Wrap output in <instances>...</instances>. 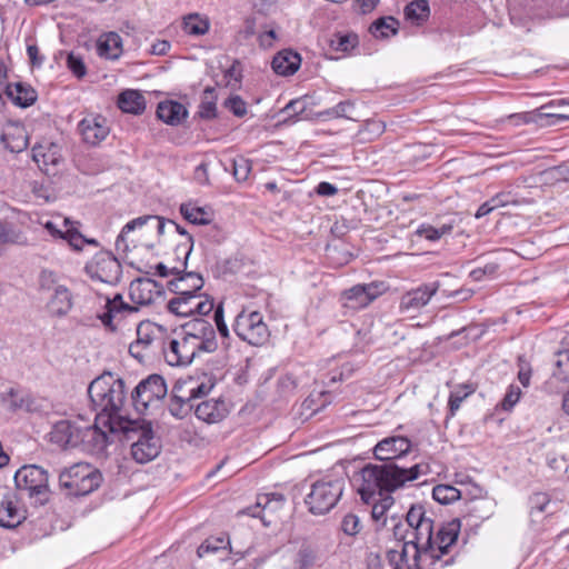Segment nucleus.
Returning <instances> with one entry per match:
<instances>
[{
  "mask_svg": "<svg viewBox=\"0 0 569 569\" xmlns=\"http://www.w3.org/2000/svg\"><path fill=\"white\" fill-rule=\"evenodd\" d=\"M410 449L411 441L403 436L386 437L375 446V458L383 463H369L361 469V482L357 491L363 502H369L376 492H393L406 482L419 478L421 475L420 463L405 467L395 461L406 456Z\"/></svg>",
  "mask_w": 569,
  "mask_h": 569,
  "instance_id": "f257e3e1",
  "label": "nucleus"
},
{
  "mask_svg": "<svg viewBox=\"0 0 569 569\" xmlns=\"http://www.w3.org/2000/svg\"><path fill=\"white\" fill-rule=\"evenodd\" d=\"M88 395L93 409L99 411L98 419L102 420L109 432L131 425L130 419L120 413L127 395L124 381L120 377L109 371L103 372L90 382Z\"/></svg>",
  "mask_w": 569,
  "mask_h": 569,
  "instance_id": "f03ea898",
  "label": "nucleus"
},
{
  "mask_svg": "<svg viewBox=\"0 0 569 569\" xmlns=\"http://www.w3.org/2000/svg\"><path fill=\"white\" fill-rule=\"evenodd\" d=\"M131 425L123 429H116L113 433L122 432L131 443V456L138 463H147L156 459L161 451V440L153 432L149 422L131 420Z\"/></svg>",
  "mask_w": 569,
  "mask_h": 569,
  "instance_id": "7ed1b4c3",
  "label": "nucleus"
},
{
  "mask_svg": "<svg viewBox=\"0 0 569 569\" xmlns=\"http://www.w3.org/2000/svg\"><path fill=\"white\" fill-rule=\"evenodd\" d=\"M14 485L21 495L28 496L34 505L43 506L50 499L48 471L37 465H26L14 473Z\"/></svg>",
  "mask_w": 569,
  "mask_h": 569,
  "instance_id": "20e7f679",
  "label": "nucleus"
},
{
  "mask_svg": "<svg viewBox=\"0 0 569 569\" xmlns=\"http://www.w3.org/2000/svg\"><path fill=\"white\" fill-rule=\"evenodd\" d=\"M101 482V472L88 463H77L59 475L60 488L68 496H87L98 489Z\"/></svg>",
  "mask_w": 569,
  "mask_h": 569,
  "instance_id": "39448f33",
  "label": "nucleus"
},
{
  "mask_svg": "<svg viewBox=\"0 0 569 569\" xmlns=\"http://www.w3.org/2000/svg\"><path fill=\"white\" fill-rule=\"evenodd\" d=\"M345 488L343 478H322L311 486L305 502L313 515H325L339 501Z\"/></svg>",
  "mask_w": 569,
  "mask_h": 569,
  "instance_id": "423d86ee",
  "label": "nucleus"
},
{
  "mask_svg": "<svg viewBox=\"0 0 569 569\" xmlns=\"http://www.w3.org/2000/svg\"><path fill=\"white\" fill-rule=\"evenodd\" d=\"M236 335L251 346H263L270 337L268 326L259 311H240L232 325Z\"/></svg>",
  "mask_w": 569,
  "mask_h": 569,
  "instance_id": "0eeeda50",
  "label": "nucleus"
},
{
  "mask_svg": "<svg viewBox=\"0 0 569 569\" xmlns=\"http://www.w3.org/2000/svg\"><path fill=\"white\" fill-rule=\"evenodd\" d=\"M167 385L162 376L150 375L141 380L131 392V402L139 413L158 405L167 395Z\"/></svg>",
  "mask_w": 569,
  "mask_h": 569,
  "instance_id": "6e6552de",
  "label": "nucleus"
},
{
  "mask_svg": "<svg viewBox=\"0 0 569 569\" xmlns=\"http://www.w3.org/2000/svg\"><path fill=\"white\" fill-rule=\"evenodd\" d=\"M84 270L91 279L109 284L117 283L122 274L121 263L109 251L97 253Z\"/></svg>",
  "mask_w": 569,
  "mask_h": 569,
  "instance_id": "1a4fd4ad",
  "label": "nucleus"
},
{
  "mask_svg": "<svg viewBox=\"0 0 569 569\" xmlns=\"http://www.w3.org/2000/svg\"><path fill=\"white\" fill-rule=\"evenodd\" d=\"M213 300L200 293L178 295L168 301V310L179 317L207 316L213 310Z\"/></svg>",
  "mask_w": 569,
  "mask_h": 569,
  "instance_id": "9d476101",
  "label": "nucleus"
},
{
  "mask_svg": "<svg viewBox=\"0 0 569 569\" xmlns=\"http://www.w3.org/2000/svg\"><path fill=\"white\" fill-rule=\"evenodd\" d=\"M161 349L166 362L172 367L190 365L197 356L203 352L193 338H187L183 333L180 339H171L168 345H162Z\"/></svg>",
  "mask_w": 569,
  "mask_h": 569,
  "instance_id": "9b49d317",
  "label": "nucleus"
},
{
  "mask_svg": "<svg viewBox=\"0 0 569 569\" xmlns=\"http://www.w3.org/2000/svg\"><path fill=\"white\" fill-rule=\"evenodd\" d=\"M160 329L150 321H142L137 327V339L130 343L129 353L140 362L150 356L153 347L163 343L159 337Z\"/></svg>",
  "mask_w": 569,
  "mask_h": 569,
  "instance_id": "f8f14e48",
  "label": "nucleus"
},
{
  "mask_svg": "<svg viewBox=\"0 0 569 569\" xmlns=\"http://www.w3.org/2000/svg\"><path fill=\"white\" fill-rule=\"evenodd\" d=\"M182 333L187 338H193L203 352L211 353L218 349L216 331L212 325L202 318H194L184 323Z\"/></svg>",
  "mask_w": 569,
  "mask_h": 569,
  "instance_id": "ddd939ff",
  "label": "nucleus"
},
{
  "mask_svg": "<svg viewBox=\"0 0 569 569\" xmlns=\"http://www.w3.org/2000/svg\"><path fill=\"white\" fill-rule=\"evenodd\" d=\"M167 222L168 220L152 214L141 216L130 220L118 234L116 249L121 252H127L129 250V241L133 242V240H129V234L136 230H141L143 227L149 226V223H152V229H156L159 236L163 234Z\"/></svg>",
  "mask_w": 569,
  "mask_h": 569,
  "instance_id": "4468645a",
  "label": "nucleus"
},
{
  "mask_svg": "<svg viewBox=\"0 0 569 569\" xmlns=\"http://www.w3.org/2000/svg\"><path fill=\"white\" fill-rule=\"evenodd\" d=\"M80 432L81 426L77 421L64 419L52 426L49 440L62 449L77 448L81 443Z\"/></svg>",
  "mask_w": 569,
  "mask_h": 569,
  "instance_id": "2eb2a0df",
  "label": "nucleus"
},
{
  "mask_svg": "<svg viewBox=\"0 0 569 569\" xmlns=\"http://www.w3.org/2000/svg\"><path fill=\"white\" fill-rule=\"evenodd\" d=\"M78 131L86 143L97 146L107 138L110 128L103 116L89 114L78 123Z\"/></svg>",
  "mask_w": 569,
  "mask_h": 569,
  "instance_id": "dca6fc26",
  "label": "nucleus"
},
{
  "mask_svg": "<svg viewBox=\"0 0 569 569\" xmlns=\"http://www.w3.org/2000/svg\"><path fill=\"white\" fill-rule=\"evenodd\" d=\"M440 283L438 281L425 283L416 289H412L400 299V310L402 311H418L427 306L431 298L438 292Z\"/></svg>",
  "mask_w": 569,
  "mask_h": 569,
  "instance_id": "f3484780",
  "label": "nucleus"
},
{
  "mask_svg": "<svg viewBox=\"0 0 569 569\" xmlns=\"http://www.w3.org/2000/svg\"><path fill=\"white\" fill-rule=\"evenodd\" d=\"M161 286L150 278L133 280L129 287V296L134 305L147 306L154 302L161 295Z\"/></svg>",
  "mask_w": 569,
  "mask_h": 569,
  "instance_id": "a211bd4d",
  "label": "nucleus"
},
{
  "mask_svg": "<svg viewBox=\"0 0 569 569\" xmlns=\"http://www.w3.org/2000/svg\"><path fill=\"white\" fill-rule=\"evenodd\" d=\"M230 537L226 533L208 537L198 548L197 556L200 559L218 557L224 559L229 552H232Z\"/></svg>",
  "mask_w": 569,
  "mask_h": 569,
  "instance_id": "6ab92c4d",
  "label": "nucleus"
},
{
  "mask_svg": "<svg viewBox=\"0 0 569 569\" xmlns=\"http://www.w3.org/2000/svg\"><path fill=\"white\" fill-rule=\"evenodd\" d=\"M284 497L282 493L272 492L258 497L257 503L252 507L247 508L244 511L247 515L260 518L264 526L270 525V520H266L264 513H274L283 507Z\"/></svg>",
  "mask_w": 569,
  "mask_h": 569,
  "instance_id": "aec40b11",
  "label": "nucleus"
},
{
  "mask_svg": "<svg viewBox=\"0 0 569 569\" xmlns=\"http://www.w3.org/2000/svg\"><path fill=\"white\" fill-rule=\"evenodd\" d=\"M229 413L228 405L222 399L203 400L196 406L194 415L207 423H218Z\"/></svg>",
  "mask_w": 569,
  "mask_h": 569,
  "instance_id": "412c9836",
  "label": "nucleus"
},
{
  "mask_svg": "<svg viewBox=\"0 0 569 569\" xmlns=\"http://www.w3.org/2000/svg\"><path fill=\"white\" fill-rule=\"evenodd\" d=\"M204 281L198 272H182L168 282V289L178 295H197L203 287Z\"/></svg>",
  "mask_w": 569,
  "mask_h": 569,
  "instance_id": "4be33fe9",
  "label": "nucleus"
},
{
  "mask_svg": "<svg viewBox=\"0 0 569 569\" xmlns=\"http://www.w3.org/2000/svg\"><path fill=\"white\" fill-rule=\"evenodd\" d=\"M73 306V297L71 291L64 287H58L50 295L46 308L51 317L61 318L69 313Z\"/></svg>",
  "mask_w": 569,
  "mask_h": 569,
  "instance_id": "5701e85b",
  "label": "nucleus"
},
{
  "mask_svg": "<svg viewBox=\"0 0 569 569\" xmlns=\"http://www.w3.org/2000/svg\"><path fill=\"white\" fill-rule=\"evenodd\" d=\"M79 436L81 438L80 446L92 452L103 451L109 442L107 432L97 425L81 426V432Z\"/></svg>",
  "mask_w": 569,
  "mask_h": 569,
  "instance_id": "b1692460",
  "label": "nucleus"
},
{
  "mask_svg": "<svg viewBox=\"0 0 569 569\" xmlns=\"http://www.w3.org/2000/svg\"><path fill=\"white\" fill-rule=\"evenodd\" d=\"M212 386L204 383H198L193 379L178 380L172 387L171 397L182 398L186 400L197 401V399L207 396L211 390Z\"/></svg>",
  "mask_w": 569,
  "mask_h": 569,
  "instance_id": "393cba45",
  "label": "nucleus"
},
{
  "mask_svg": "<svg viewBox=\"0 0 569 569\" xmlns=\"http://www.w3.org/2000/svg\"><path fill=\"white\" fill-rule=\"evenodd\" d=\"M301 64V57L291 49L278 52L271 62L273 71L279 76H291L296 73Z\"/></svg>",
  "mask_w": 569,
  "mask_h": 569,
  "instance_id": "a878e982",
  "label": "nucleus"
},
{
  "mask_svg": "<svg viewBox=\"0 0 569 569\" xmlns=\"http://www.w3.org/2000/svg\"><path fill=\"white\" fill-rule=\"evenodd\" d=\"M4 93L16 106L21 108L32 106L38 98L36 90L23 82L8 83Z\"/></svg>",
  "mask_w": 569,
  "mask_h": 569,
  "instance_id": "bb28decb",
  "label": "nucleus"
},
{
  "mask_svg": "<svg viewBox=\"0 0 569 569\" xmlns=\"http://www.w3.org/2000/svg\"><path fill=\"white\" fill-rule=\"evenodd\" d=\"M188 116L184 106L177 101H162L157 107V117L167 124L178 126Z\"/></svg>",
  "mask_w": 569,
  "mask_h": 569,
  "instance_id": "cd10ccee",
  "label": "nucleus"
},
{
  "mask_svg": "<svg viewBox=\"0 0 569 569\" xmlns=\"http://www.w3.org/2000/svg\"><path fill=\"white\" fill-rule=\"evenodd\" d=\"M26 519V510L19 508L11 499H3L0 505V527L13 529Z\"/></svg>",
  "mask_w": 569,
  "mask_h": 569,
  "instance_id": "c85d7f7f",
  "label": "nucleus"
},
{
  "mask_svg": "<svg viewBox=\"0 0 569 569\" xmlns=\"http://www.w3.org/2000/svg\"><path fill=\"white\" fill-rule=\"evenodd\" d=\"M1 141L3 142L6 149H8L10 152L17 153L27 149L29 143L26 130L20 126L8 127L1 136Z\"/></svg>",
  "mask_w": 569,
  "mask_h": 569,
  "instance_id": "c756f323",
  "label": "nucleus"
},
{
  "mask_svg": "<svg viewBox=\"0 0 569 569\" xmlns=\"http://www.w3.org/2000/svg\"><path fill=\"white\" fill-rule=\"evenodd\" d=\"M118 107L127 113L140 114L146 109V99L137 90H124L119 94Z\"/></svg>",
  "mask_w": 569,
  "mask_h": 569,
  "instance_id": "7c9ffc66",
  "label": "nucleus"
},
{
  "mask_svg": "<svg viewBox=\"0 0 569 569\" xmlns=\"http://www.w3.org/2000/svg\"><path fill=\"white\" fill-rule=\"evenodd\" d=\"M97 49L100 57L117 59L121 53L122 39L116 32L106 33L99 38Z\"/></svg>",
  "mask_w": 569,
  "mask_h": 569,
  "instance_id": "2f4dec72",
  "label": "nucleus"
},
{
  "mask_svg": "<svg viewBox=\"0 0 569 569\" xmlns=\"http://www.w3.org/2000/svg\"><path fill=\"white\" fill-rule=\"evenodd\" d=\"M496 502L491 499H472L466 505V517L476 520L489 519L495 512Z\"/></svg>",
  "mask_w": 569,
  "mask_h": 569,
  "instance_id": "473e14b6",
  "label": "nucleus"
},
{
  "mask_svg": "<svg viewBox=\"0 0 569 569\" xmlns=\"http://www.w3.org/2000/svg\"><path fill=\"white\" fill-rule=\"evenodd\" d=\"M460 531V520L452 519L441 526L437 533L438 547L441 553H446L448 548L456 542Z\"/></svg>",
  "mask_w": 569,
  "mask_h": 569,
  "instance_id": "72a5a7b5",
  "label": "nucleus"
},
{
  "mask_svg": "<svg viewBox=\"0 0 569 569\" xmlns=\"http://www.w3.org/2000/svg\"><path fill=\"white\" fill-rule=\"evenodd\" d=\"M390 492L383 491L382 493L376 492L368 503H373L371 516L375 521L382 520V526L387 525L386 512L392 507L395 500L389 495Z\"/></svg>",
  "mask_w": 569,
  "mask_h": 569,
  "instance_id": "f704fd0d",
  "label": "nucleus"
},
{
  "mask_svg": "<svg viewBox=\"0 0 569 569\" xmlns=\"http://www.w3.org/2000/svg\"><path fill=\"white\" fill-rule=\"evenodd\" d=\"M183 30L189 36H203L209 31L210 21L199 13H189L183 18Z\"/></svg>",
  "mask_w": 569,
  "mask_h": 569,
  "instance_id": "c9c22d12",
  "label": "nucleus"
},
{
  "mask_svg": "<svg viewBox=\"0 0 569 569\" xmlns=\"http://www.w3.org/2000/svg\"><path fill=\"white\" fill-rule=\"evenodd\" d=\"M180 213L182 217L192 224H209L212 220L211 213L204 208L193 206L192 203H182L180 206Z\"/></svg>",
  "mask_w": 569,
  "mask_h": 569,
  "instance_id": "e433bc0d",
  "label": "nucleus"
},
{
  "mask_svg": "<svg viewBox=\"0 0 569 569\" xmlns=\"http://www.w3.org/2000/svg\"><path fill=\"white\" fill-rule=\"evenodd\" d=\"M430 7L427 0H415L406 6V19L416 24H421L429 18Z\"/></svg>",
  "mask_w": 569,
  "mask_h": 569,
  "instance_id": "4c0bfd02",
  "label": "nucleus"
},
{
  "mask_svg": "<svg viewBox=\"0 0 569 569\" xmlns=\"http://www.w3.org/2000/svg\"><path fill=\"white\" fill-rule=\"evenodd\" d=\"M569 107V98H561V99H555L551 100L543 106H541L536 112L537 119L542 118H552L556 119V121L550 122V124H556L558 122L569 121V113H557V112H545L547 109L551 108H558L561 109L562 107Z\"/></svg>",
  "mask_w": 569,
  "mask_h": 569,
  "instance_id": "58836bf2",
  "label": "nucleus"
},
{
  "mask_svg": "<svg viewBox=\"0 0 569 569\" xmlns=\"http://www.w3.org/2000/svg\"><path fill=\"white\" fill-rule=\"evenodd\" d=\"M355 111V102L351 100L341 101L332 108H328L318 113V116L323 119H338L345 118L349 120H355L352 112Z\"/></svg>",
  "mask_w": 569,
  "mask_h": 569,
  "instance_id": "ea45409f",
  "label": "nucleus"
},
{
  "mask_svg": "<svg viewBox=\"0 0 569 569\" xmlns=\"http://www.w3.org/2000/svg\"><path fill=\"white\" fill-rule=\"evenodd\" d=\"M216 90L212 87H207L203 91V98L199 106L198 114L202 119H213L217 117V106H216Z\"/></svg>",
  "mask_w": 569,
  "mask_h": 569,
  "instance_id": "a19ab883",
  "label": "nucleus"
},
{
  "mask_svg": "<svg viewBox=\"0 0 569 569\" xmlns=\"http://www.w3.org/2000/svg\"><path fill=\"white\" fill-rule=\"evenodd\" d=\"M398 21L393 17H383L377 19L370 27V32L376 38H388L398 32Z\"/></svg>",
  "mask_w": 569,
  "mask_h": 569,
  "instance_id": "79ce46f5",
  "label": "nucleus"
},
{
  "mask_svg": "<svg viewBox=\"0 0 569 569\" xmlns=\"http://www.w3.org/2000/svg\"><path fill=\"white\" fill-rule=\"evenodd\" d=\"M412 530V533L415 536V541H412V543L415 545L417 550L419 545L431 546L433 536V521L431 518H428L427 520L422 521V523H420Z\"/></svg>",
  "mask_w": 569,
  "mask_h": 569,
  "instance_id": "37998d69",
  "label": "nucleus"
},
{
  "mask_svg": "<svg viewBox=\"0 0 569 569\" xmlns=\"http://www.w3.org/2000/svg\"><path fill=\"white\" fill-rule=\"evenodd\" d=\"M196 401L192 400H186L181 397L173 398L170 396V402H169V412L177 419H183L186 418L192 409L196 410Z\"/></svg>",
  "mask_w": 569,
  "mask_h": 569,
  "instance_id": "c03bdc74",
  "label": "nucleus"
},
{
  "mask_svg": "<svg viewBox=\"0 0 569 569\" xmlns=\"http://www.w3.org/2000/svg\"><path fill=\"white\" fill-rule=\"evenodd\" d=\"M473 391L475 389L470 385H459L450 392L448 406L451 417L456 415V411L460 408L462 401L473 393Z\"/></svg>",
  "mask_w": 569,
  "mask_h": 569,
  "instance_id": "a18cd8bd",
  "label": "nucleus"
},
{
  "mask_svg": "<svg viewBox=\"0 0 569 569\" xmlns=\"http://www.w3.org/2000/svg\"><path fill=\"white\" fill-rule=\"evenodd\" d=\"M0 243L23 244L26 238L22 232L16 230L12 223L0 221Z\"/></svg>",
  "mask_w": 569,
  "mask_h": 569,
  "instance_id": "49530a36",
  "label": "nucleus"
},
{
  "mask_svg": "<svg viewBox=\"0 0 569 569\" xmlns=\"http://www.w3.org/2000/svg\"><path fill=\"white\" fill-rule=\"evenodd\" d=\"M432 497L439 503L448 505L460 498V491L450 485H437L432 490Z\"/></svg>",
  "mask_w": 569,
  "mask_h": 569,
  "instance_id": "de8ad7c7",
  "label": "nucleus"
},
{
  "mask_svg": "<svg viewBox=\"0 0 569 569\" xmlns=\"http://www.w3.org/2000/svg\"><path fill=\"white\" fill-rule=\"evenodd\" d=\"M358 44V36L355 33H335L330 40V46L333 50L340 52H348Z\"/></svg>",
  "mask_w": 569,
  "mask_h": 569,
  "instance_id": "09e8293b",
  "label": "nucleus"
},
{
  "mask_svg": "<svg viewBox=\"0 0 569 569\" xmlns=\"http://www.w3.org/2000/svg\"><path fill=\"white\" fill-rule=\"evenodd\" d=\"M363 284H357L345 291L343 296L347 301L353 302L352 308H363L370 303V298Z\"/></svg>",
  "mask_w": 569,
  "mask_h": 569,
  "instance_id": "8fccbe9b",
  "label": "nucleus"
},
{
  "mask_svg": "<svg viewBox=\"0 0 569 569\" xmlns=\"http://www.w3.org/2000/svg\"><path fill=\"white\" fill-rule=\"evenodd\" d=\"M168 223L174 228L176 232L186 237V241L183 243L177 244L174 251L178 258L182 256L186 260H188L193 249V237L174 221L168 220Z\"/></svg>",
  "mask_w": 569,
  "mask_h": 569,
  "instance_id": "3c124183",
  "label": "nucleus"
},
{
  "mask_svg": "<svg viewBox=\"0 0 569 569\" xmlns=\"http://www.w3.org/2000/svg\"><path fill=\"white\" fill-rule=\"evenodd\" d=\"M317 561V552L309 546H302L295 558V569H309Z\"/></svg>",
  "mask_w": 569,
  "mask_h": 569,
  "instance_id": "603ef678",
  "label": "nucleus"
},
{
  "mask_svg": "<svg viewBox=\"0 0 569 569\" xmlns=\"http://www.w3.org/2000/svg\"><path fill=\"white\" fill-rule=\"evenodd\" d=\"M38 283L41 292H48L50 295L53 293L58 287H64L58 282L56 273L49 270H42L40 272Z\"/></svg>",
  "mask_w": 569,
  "mask_h": 569,
  "instance_id": "864d4df0",
  "label": "nucleus"
},
{
  "mask_svg": "<svg viewBox=\"0 0 569 569\" xmlns=\"http://www.w3.org/2000/svg\"><path fill=\"white\" fill-rule=\"evenodd\" d=\"M251 161L247 158L239 157L232 162V173L237 181H246L251 172Z\"/></svg>",
  "mask_w": 569,
  "mask_h": 569,
  "instance_id": "5fc2aeb1",
  "label": "nucleus"
},
{
  "mask_svg": "<svg viewBox=\"0 0 569 569\" xmlns=\"http://www.w3.org/2000/svg\"><path fill=\"white\" fill-rule=\"evenodd\" d=\"M555 366L556 370L553 371V376L557 377L559 380H566L569 377V352H557Z\"/></svg>",
  "mask_w": 569,
  "mask_h": 569,
  "instance_id": "6e6d98bb",
  "label": "nucleus"
},
{
  "mask_svg": "<svg viewBox=\"0 0 569 569\" xmlns=\"http://www.w3.org/2000/svg\"><path fill=\"white\" fill-rule=\"evenodd\" d=\"M223 107L238 118L244 117L248 111L246 101L239 96H230L223 101Z\"/></svg>",
  "mask_w": 569,
  "mask_h": 569,
  "instance_id": "4d7b16f0",
  "label": "nucleus"
},
{
  "mask_svg": "<svg viewBox=\"0 0 569 569\" xmlns=\"http://www.w3.org/2000/svg\"><path fill=\"white\" fill-rule=\"evenodd\" d=\"M67 66L77 78H83L87 74L82 57L73 51L67 57Z\"/></svg>",
  "mask_w": 569,
  "mask_h": 569,
  "instance_id": "13d9d810",
  "label": "nucleus"
},
{
  "mask_svg": "<svg viewBox=\"0 0 569 569\" xmlns=\"http://www.w3.org/2000/svg\"><path fill=\"white\" fill-rule=\"evenodd\" d=\"M428 518L429 517L426 516V510L422 505H413L407 512L406 521L411 529H415Z\"/></svg>",
  "mask_w": 569,
  "mask_h": 569,
  "instance_id": "bf43d9fd",
  "label": "nucleus"
},
{
  "mask_svg": "<svg viewBox=\"0 0 569 569\" xmlns=\"http://www.w3.org/2000/svg\"><path fill=\"white\" fill-rule=\"evenodd\" d=\"M178 259H180V257ZM187 263H188V260H186L184 257H182V260H179V264L168 267L167 264L159 262L156 264L154 269H156V273L160 277H168L170 274H173L177 277L178 274L184 272V270L187 268Z\"/></svg>",
  "mask_w": 569,
  "mask_h": 569,
  "instance_id": "052dcab7",
  "label": "nucleus"
},
{
  "mask_svg": "<svg viewBox=\"0 0 569 569\" xmlns=\"http://www.w3.org/2000/svg\"><path fill=\"white\" fill-rule=\"evenodd\" d=\"M106 308L113 311L116 315H120L122 312H136L138 311L137 307L130 306L123 301V298L120 293H117L112 299L107 300Z\"/></svg>",
  "mask_w": 569,
  "mask_h": 569,
  "instance_id": "680f3d73",
  "label": "nucleus"
},
{
  "mask_svg": "<svg viewBox=\"0 0 569 569\" xmlns=\"http://www.w3.org/2000/svg\"><path fill=\"white\" fill-rule=\"evenodd\" d=\"M63 240H66L69 243V246L76 251L82 250L83 246L87 242V238L83 237L77 229L72 227L67 228V230L63 233Z\"/></svg>",
  "mask_w": 569,
  "mask_h": 569,
  "instance_id": "e2e57ef3",
  "label": "nucleus"
},
{
  "mask_svg": "<svg viewBox=\"0 0 569 569\" xmlns=\"http://www.w3.org/2000/svg\"><path fill=\"white\" fill-rule=\"evenodd\" d=\"M213 320L217 326V330L222 338H229L230 332L229 328L224 321V312L222 303L218 305L216 308L213 307Z\"/></svg>",
  "mask_w": 569,
  "mask_h": 569,
  "instance_id": "0e129e2a",
  "label": "nucleus"
},
{
  "mask_svg": "<svg viewBox=\"0 0 569 569\" xmlns=\"http://www.w3.org/2000/svg\"><path fill=\"white\" fill-rule=\"evenodd\" d=\"M342 531L348 536H356L360 531V520L353 513L346 515L341 522Z\"/></svg>",
  "mask_w": 569,
  "mask_h": 569,
  "instance_id": "69168bd1",
  "label": "nucleus"
},
{
  "mask_svg": "<svg viewBox=\"0 0 569 569\" xmlns=\"http://www.w3.org/2000/svg\"><path fill=\"white\" fill-rule=\"evenodd\" d=\"M550 502L547 493L537 492L530 497L531 513L535 511L545 512Z\"/></svg>",
  "mask_w": 569,
  "mask_h": 569,
  "instance_id": "338daca9",
  "label": "nucleus"
},
{
  "mask_svg": "<svg viewBox=\"0 0 569 569\" xmlns=\"http://www.w3.org/2000/svg\"><path fill=\"white\" fill-rule=\"evenodd\" d=\"M520 388L517 386H510L508 392L506 393L501 406L503 410H510L520 399Z\"/></svg>",
  "mask_w": 569,
  "mask_h": 569,
  "instance_id": "774afa93",
  "label": "nucleus"
}]
</instances>
